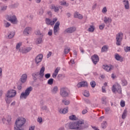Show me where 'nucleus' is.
I'll list each match as a JSON object with an SVG mask.
<instances>
[{
	"label": "nucleus",
	"mask_w": 130,
	"mask_h": 130,
	"mask_svg": "<svg viewBox=\"0 0 130 130\" xmlns=\"http://www.w3.org/2000/svg\"><path fill=\"white\" fill-rule=\"evenodd\" d=\"M94 30H95V26L90 25L87 31H88V32H90L91 33H93V32H94Z\"/></svg>",
	"instance_id": "29"
},
{
	"label": "nucleus",
	"mask_w": 130,
	"mask_h": 130,
	"mask_svg": "<svg viewBox=\"0 0 130 130\" xmlns=\"http://www.w3.org/2000/svg\"><path fill=\"white\" fill-rule=\"evenodd\" d=\"M28 130H35V126H29Z\"/></svg>",
	"instance_id": "54"
},
{
	"label": "nucleus",
	"mask_w": 130,
	"mask_h": 130,
	"mask_svg": "<svg viewBox=\"0 0 130 130\" xmlns=\"http://www.w3.org/2000/svg\"><path fill=\"white\" fill-rule=\"evenodd\" d=\"M62 102L64 104V105H69L70 104V101L67 100H62Z\"/></svg>",
	"instance_id": "38"
},
{
	"label": "nucleus",
	"mask_w": 130,
	"mask_h": 130,
	"mask_svg": "<svg viewBox=\"0 0 130 130\" xmlns=\"http://www.w3.org/2000/svg\"><path fill=\"white\" fill-rule=\"evenodd\" d=\"M17 94V91L14 89L9 90L6 94V101L7 103H10L11 101H9V98H13V97H15V95Z\"/></svg>",
	"instance_id": "3"
},
{
	"label": "nucleus",
	"mask_w": 130,
	"mask_h": 130,
	"mask_svg": "<svg viewBox=\"0 0 130 130\" xmlns=\"http://www.w3.org/2000/svg\"><path fill=\"white\" fill-rule=\"evenodd\" d=\"M60 95L63 98L68 97L69 96V89L66 87L61 88Z\"/></svg>",
	"instance_id": "8"
},
{
	"label": "nucleus",
	"mask_w": 130,
	"mask_h": 130,
	"mask_svg": "<svg viewBox=\"0 0 130 130\" xmlns=\"http://www.w3.org/2000/svg\"><path fill=\"white\" fill-rule=\"evenodd\" d=\"M91 59L94 64H97V62L99 61V56H98V55L94 54L92 56Z\"/></svg>",
	"instance_id": "15"
},
{
	"label": "nucleus",
	"mask_w": 130,
	"mask_h": 130,
	"mask_svg": "<svg viewBox=\"0 0 130 130\" xmlns=\"http://www.w3.org/2000/svg\"><path fill=\"white\" fill-rule=\"evenodd\" d=\"M88 112V111L87 110H83L82 112V114H86Z\"/></svg>",
	"instance_id": "58"
},
{
	"label": "nucleus",
	"mask_w": 130,
	"mask_h": 130,
	"mask_svg": "<svg viewBox=\"0 0 130 130\" xmlns=\"http://www.w3.org/2000/svg\"><path fill=\"white\" fill-rule=\"evenodd\" d=\"M70 62L72 64H75V60L74 59H71L70 61Z\"/></svg>",
	"instance_id": "61"
},
{
	"label": "nucleus",
	"mask_w": 130,
	"mask_h": 130,
	"mask_svg": "<svg viewBox=\"0 0 130 130\" xmlns=\"http://www.w3.org/2000/svg\"><path fill=\"white\" fill-rule=\"evenodd\" d=\"M102 92L103 93H106V88L105 87V86H103Z\"/></svg>",
	"instance_id": "53"
},
{
	"label": "nucleus",
	"mask_w": 130,
	"mask_h": 130,
	"mask_svg": "<svg viewBox=\"0 0 130 130\" xmlns=\"http://www.w3.org/2000/svg\"><path fill=\"white\" fill-rule=\"evenodd\" d=\"M110 110V109L109 108H107L105 109L106 112H108Z\"/></svg>",
	"instance_id": "64"
},
{
	"label": "nucleus",
	"mask_w": 130,
	"mask_h": 130,
	"mask_svg": "<svg viewBox=\"0 0 130 130\" xmlns=\"http://www.w3.org/2000/svg\"><path fill=\"white\" fill-rule=\"evenodd\" d=\"M49 36H51L52 35V30H50L48 33Z\"/></svg>",
	"instance_id": "55"
},
{
	"label": "nucleus",
	"mask_w": 130,
	"mask_h": 130,
	"mask_svg": "<svg viewBox=\"0 0 130 130\" xmlns=\"http://www.w3.org/2000/svg\"><path fill=\"white\" fill-rule=\"evenodd\" d=\"M22 44H23V43H22L21 42H20L18 43L16 46V50H18V51L19 52H20V49H22V48H20L21 47V46H22Z\"/></svg>",
	"instance_id": "27"
},
{
	"label": "nucleus",
	"mask_w": 130,
	"mask_h": 130,
	"mask_svg": "<svg viewBox=\"0 0 130 130\" xmlns=\"http://www.w3.org/2000/svg\"><path fill=\"white\" fill-rule=\"evenodd\" d=\"M44 72H45V67H43L41 68L40 72H35L32 74V77L34 80H37V77L40 79L43 78L44 77Z\"/></svg>",
	"instance_id": "2"
},
{
	"label": "nucleus",
	"mask_w": 130,
	"mask_h": 130,
	"mask_svg": "<svg viewBox=\"0 0 130 130\" xmlns=\"http://www.w3.org/2000/svg\"><path fill=\"white\" fill-rule=\"evenodd\" d=\"M83 95L85 97H89V96H90V93L88 91L85 90L83 93Z\"/></svg>",
	"instance_id": "39"
},
{
	"label": "nucleus",
	"mask_w": 130,
	"mask_h": 130,
	"mask_svg": "<svg viewBox=\"0 0 130 130\" xmlns=\"http://www.w3.org/2000/svg\"><path fill=\"white\" fill-rule=\"evenodd\" d=\"M43 14V10H42V9L40 10L39 14L42 15Z\"/></svg>",
	"instance_id": "60"
},
{
	"label": "nucleus",
	"mask_w": 130,
	"mask_h": 130,
	"mask_svg": "<svg viewBox=\"0 0 130 130\" xmlns=\"http://www.w3.org/2000/svg\"><path fill=\"white\" fill-rule=\"evenodd\" d=\"M66 126H68L69 129L74 130H83L86 127H88L86 124H85V120L81 119L77 121L71 122L66 124Z\"/></svg>",
	"instance_id": "1"
},
{
	"label": "nucleus",
	"mask_w": 130,
	"mask_h": 130,
	"mask_svg": "<svg viewBox=\"0 0 130 130\" xmlns=\"http://www.w3.org/2000/svg\"><path fill=\"white\" fill-rule=\"evenodd\" d=\"M33 90V88L30 86L26 89L25 92H23L21 93L20 98V99H26L29 95H30V93Z\"/></svg>",
	"instance_id": "4"
},
{
	"label": "nucleus",
	"mask_w": 130,
	"mask_h": 130,
	"mask_svg": "<svg viewBox=\"0 0 130 130\" xmlns=\"http://www.w3.org/2000/svg\"><path fill=\"white\" fill-rule=\"evenodd\" d=\"M51 75L50 74L48 73L45 75V77L46 78V79H49V78H50Z\"/></svg>",
	"instance_id": "49"
},
{
	"label": "nucleus",
	"mask_w": 130,
	"mask_h": 130,
	"mask_svg": "<svg viewBox=\"0 0 130 130\" xmlns=\"http://www.w3.org/2000/svg\"><path fill=\"white\" fill-rule=\"evenodd\" d=\"M2 121H3V123H5V122H6V119H5V118L3 117L2 118Z\"/></svg>",
	"instance_id": "63"
},
{
	"label": "nucleus",
	"mask_w": 130,
	"mask_h": 130,
	"mask_svg": "<svg viewBox=\"0 0 130 130\" xmlns=\"http://www.w3.org/2000/svg\"><path fill=\"white\" fill-rule=\"evenodd\" d=\"M115 58L116 60H118L119 61L122 62L123 61V57L119 55V54L116 53L115 54Z\"/></svg>",
	"instance_id": "24"
},
{
	"label": "nucleus",
	"mask_w": 130,
	"mask_h": 130,
	"mask_svg": "<svg viewBox=\"0 0 130 130\" xmlns=\"http://www.w3.org/2000/svg\"><path fill=\"white\" fill-rule=\"evenodd\" d=\"M75 31H76V27H72L66 29L64 32V33H73Z\"/></svg>",
	"instance_id": "20"
},
{
	"label": "nucleus",
	"mask_w": 130,
	"mask_h": 130,
	"mask_svg": "<svg viewBox=\"0 0 130 130\" xmlns=\"http://www.w3.org/2000/svg\"><path fill=\"white\" fill-rule=\"evenodd\" d=\"M50 9H51V10H53V11L55 12H57L58 11H59V9H62V7L60 6L56 7L54 5H52L50 6Z\"/></svg>",
	"instance_id": "18"
},
{
	"label": "nucleus",
	"mask_w": 130,
	"mask_h": 130,
	"mask_svg": "<svg viewBox=\"0 0 130 130\" xmlns=\"http://www.w3.org/2000/svg\"><path fill=\"white\" fill-rule=\"evenodd\" d=\"M123 39V34L122 32H119L116 36V44L117 46L121 45V41Z\"/></svg>",
	"instance_id": "6"
},
{
	"label": "nucleus",
	"mask_w": 130,
	"mask_h": 130,
	"mask_svg": "<svg viewBox=\"0 0 130 130\" xmlns=\"http://www.w3.org/2000/svg\"><path fill=\"white\" fill-rule=\"evenodd\" d=\"M104 28H105V24L104 23L99 26V28L100 30H103Z\"/></svg>",
	"instance_id": "46"
},
{
	"label": "nucleus",
	"mask_w": 130,
	"mask_h": 130,
	"mask_svg": "<svg viewBox=\"0 0 130 130\" xmlns=\"http://www.w3.org/2000/svg\"><path fill=\"white\" fill-rule=\"evenodd\" d=\"M88 86V83L86 81H82L79 82L77 84V87L78 88H81L82 87H87Z\"/></svg>",
	"instance_id": "17"
},
{
	"label": "nucleus",
	"mask_w": 130,
	"mask_h": 130,
	"mask_svg": "<svg viewBox=\"0 0 130 130\" xmlns=\"http://www.w3.org/2000/svg\"><path fill=\"white\" fill-rule=\"evenodd\" d=\"M52 94H56L58 92V87L56 86L53 87V89L51 90Z\"/></svg>",
	"instance_id": "28"
},
{
	"label": "nucleus",
	"mask_w": 130,
	"mask_h": 130,
	"mask_svg": "<svg viewBox=\"0 0 130 130\" xmlns=\"http://www.w3.org/2000/svg\"><path fill=\"white\" fill-rule=\"evenodd\" d=\"M104 22L105 24H110L112 22V19L111 17H107L105 16L104 18Z\"/></svg>",
	"instance_id": "21"
},
{
	"label": "nucleus",
	"mask_w": 130,
	"mask_h": 130,
	"mask_svg": "<svg viewBox=\"0 0 130 130\" xmlns=\"http://www.w3.org/2000/svg\"><path fill=\"white\" fill-rule=\"evenodd\" d=\"M102 12L103 14H106V13H107V8L106 7H105L103 8Z\"/></svg>",
	"instance_id": "45"
},
{
	"label": "nucleus",
	"mask_w": 130,
	"mask_h": 130,
	"mask_svg": "<svg viewBox=\"0 0 130 130\" xmlns=\"http://www.w3.org/2000/svg\"><path fill=\"white\" fill-rule=\"evenodd\" d=\"M107 49H108V48L107 47V46H104L102 48V52L107 51Z\"/></svg>",
	"instance_id": "43"
},
{
	"label": "nucleus",
	"mask_w": 130,
	"mask_h": 130,
	"mask_svg": "<svg viewBox=\"0 0 130 130\" xmlns=\"http://www.w3.org/2000/svg\"><path fill=\"white\" fill-rule=\"evenodd\" d=\"M42 58H43V55L39 54L35 58L36 63H37V64H38L39 62H41Z\"/></svg>",
	"instance_id": "16"
},
{
	"label": "nucleus",
	"mask_w": 130,
	"mask_h": 130,
	"mask_svg": "<svg viewBox=\"0 0 130 130\" xmlns=\"http://www.w3.org/2000/svg\"><path fill=\"white\" fill-rule=\"evenodd\" d=\"M52 54V52H50L49 53L47 54V58H49V57H50L51 56V55Z\"/></svg>",
	"instance_id": "57"
},
{
	"label": "nucleus",
	"mask_w": 130,
	"mask_h": 130,
	"mask_svg": "<svg viewBox=\"0 0 130 130\" xmlns=\"http://www.w3.org/2000/svg\"><path fill=\"white\" fill-rule=\"evenodd\" d=\"M36 35H41V32H40V30L37 29L35 31Z\"/></svg>",
	"instance_id": "48"
},
{
	"label": "nucleus",
	"mask_w": 130,
	"mask_h": 130,
	"mask_svg": "<svg viewBox=\"0 0 130 130\" xmlns=\"http://www.w3.org/2000/svg\"><path fill=\"white\" fill-rule=\"evenodd\" d=\"M28 78V75L26 74H23L22 75L21 78H20V81L22 84H25L27 82V79Z\"/></svg>",
	"instance_id": "14"
},
{
	"label": "nucleus",
	"mask_w": 130,
	"mask_h": 130,
	"mask_svg": "<svg viewBox=\"0 0 130 130\" xmlns=\"http://www.w3.org/2000/svg\"><path fill=\"white\" fill-rule=\"evenodd\" d=\"M122 3L124 5L125 10H128L129 9V2L128 0L122 1Z\"/></svg>",
	"instance_id": "19"
},
{
	"label": "nucleus",
	"mask_w": 130,
	"mask_h": 130,
	"mask_svg": "<svg viewBox=\"0 0 130 130\" xmlns=\"http://www.w3.org/2000/svg\"><path fill=\"white\" fill-rule=\"evenodd\" d=\"M120 106L121 107H124V106H125V102L123 101H121L120 102Z\"/></svg>",
	"instance_id": "47"
},
{
	"label": "nucleus",
	"mask_w": 130,
	"mask_h": 130,
	"mask_svg": "<svg viewBox=\"0 0 130 130\" xmlns=\"http://www.w3.org/2000/svg\"><path fill=\"white\" fill-rule=\"evenodd\" d=\"M106 126H107V122H106V121H104L101 125V127H102V128H106Z\"/></svg>",
	"instance_id": "36"
},
{
	"label": "nucleus",
	"mask_w": 130,
	"mask_h": 130,
	"mask_svg": "<svg viewBox=\"0 0 130 130\" xmlns=\"http://www.w3.org/2000/svg\"><path fill=\"white\" fill-rule=\"evenodd\" d=\"M107 99V98H106V96H103L102 98V104L106 105V103H107V101H106Z\"/></svg>",
	"instance_id": "31"
},
{
	"label": "nucleus",
	"mask_w": 130,
	"mask_h": 130,
	"mask_svg": "<svg viewBox=\"0 0 130 130\" xmlns=\"http://www.w3.org/2000/svg\"><path fill=\"white\" fill-rule=\"evenodd\" d=\"M59 71H60V67H57L52 74V77L53 78H56Z\"/></svg>",
	"instance_id": "25"
},
{
	"label": "nucleus",
	"mask_w": 130,
	"mask_h": 130,
	"mask_svg": "<svg viewBox=\"0 0 130 130\" xmlns=\"http://www.w3.org/2000/svg\"><path fill=\"white\" fill-rule=\"evenodd\" d=\"M16 33L15 31H11L9 34V35L8 36V39H12V38H14V37L15 36V35Z\"/></svg>",
	"instance_id": "30"
},
{
	"label": "nucleus",
	"mask_w": 130,
	"mask_h": 130,
	"mask_svg": "<svg viewBox=\"0 0 130 130\" xmlns=\"http://www.w3.org/2000/svg\"><path fill=\"white\" fill-rule=\"evenodd\" d=\"M32 50V47H22L21 49L19 50V52H22V53H27L29 51Z\"/></svg>",
	"instance_id": "12"
},
{
	"label": "nucleus",
	"mask_w": 130,
	"mask_h": 130,
	"mask_svg": "<svg viewBox=\"0 0 130 130\" xmlns=\"http://www.w3.org/2000/svg\"><path fill=\"white\" fill-rule=\"evenodd\" d=\"M7 121L8 122L9 124H11L12 121V117H11V116H7Z\"/></svg>",
	"instance_id": "35"
},
{
	"label": "nucleus",
	"mask_w": 130,
	"mask_h": 130,
	"mask_svg": "<svg viewBox=\"0 0 130 130\" xmlns=\"http://www.w3.org/2000/svg\"><path fill=\"white\" fill-rule=\"evenodd\" d=\"M103 69H104V70H105V71H106V72H110V71H111V70H113V66H108L107 65H106V66L104 65L103 66Z\"/></svg>",
	"instance_id": "22"
},
{
	"label": "nucleus",
	"mask_w": 130,
	"mask_h": 130,
	"mask_svg": "<svg viewBox=\"0 0 130 130\" xmlns=\"http://www.w3.org/2000/svg\"><path fill=\"white\" fill-rule=\"evenodd\" d=\"M4 25L6 28H8L11 26V23L8 22L7 21H4Z\"/></svg>",
	"instance_id": "40"
},
{
	"label": "nucleus",
	"mask_w": 130,
	"mask_h": 130,
	"mask_svg": "<svg viewBox=\"0 0 130 130\" xmlns=\"http://www.w3.org/2000/svg\"><path fill=\"white\" fill-rule=\"evenodd\" d=\"M124 50L125 52H128V51L130 52V47H126L125 49Z\"/></svg>",
	"instance_id": "51"
},
{
	"label": "nucleus",
	"mask_w": 130,
	"mask_h": 130,
	"mask_svg": "<svg viewBox=\"0 0 130 130\" xmlns=\"http://www.w3.org/2000/svg\"><path fill=\"white\" fill-rule=\"evenodd\" d=\"M38 122H39L40 123H41L42 122V118L41 117H39L37 119Z\"/></svg>",
	"instance_id": "52"
},
{
	"label": "nucleus",
	"mask_w": 130,
	"mask_h": 130,
	"mask_svg": "<svg viewBox=\"0 0 130 130\" xmlns=\"http://www.w3.org/2000/svg\"><path fill=\"white\" fill-rule=\"evenodd\" d=\"M59 21H57L55 24L53 28V32L54 35H57V34H58V32H59Z\"/></svg>",
	"instance_id": "10"
},
{
	"label": "nucleus",
	"mask_w": 130,
	"mask_h": 130,
	"mask_svg": "<svg viewBox=\"0 0 130 130\" xmlns=\"http://www.w3.org/2000/svg\"><path fill=\"white\" fill-rule=\"evenodd\" d=\"M112 91L113 93H116V92L119 94H121V86L119 85V84L116 83L115 84L113 85L112 88Z\"/></svg>",
	"instance_id": "7"
},
{
	"label": "nucleus",
	"mask_w": 130,
	"mask_h": 130,
	"mask_svg": "<svg viewBox=\"0 0 130 130\" xmlns=\"http://www.w3.org/2000/svg\"><path fill=\"white\" fill-rule=\"evenodd\" d=\"M60 5L61 6H66V7H69V3H67V2L64 1H60Z\"/></svg>",
	"instance_id": "34"
},
{
	"label": "nucleus",
	"mask_w": 130,
	"mask_h": 130,
	"mask_svg": "<svg viewBox=\"0 0 130 130\" xmlns=\"http://www.w3.org/2000/svg\"><path fill=\"white\" fill-rule=\"evenodd\" d=\"M53 81L54 80L53 78H50L48 80L47 84L48 85H52L53 84Z\"/></svg>",
	"instance_id": "37"
},
{
	"label": "nucleus",
	"mask_w": 130,
	"mask_h": 130,
	"mask_svg": "<svg viewBox=\"0 0 130 130\" xmlns=\"http://www.w3.org/2000/svg\"><path fill=\"white\" fill-rule=\"evenodd\" d=\"M58 112L61 114H66V113H68V112H69V109L68 108V107L64 109H59L58 110Z\"/></svg>",
	"instance_id": "23"
},
{
	"label": "nucleus",
	"mask_w": 130,
	"mask_h": 130,
	"mask_svg": "<svg viewBox=\"0 0 130 130\" xmlns=\"http://www.w3.org/2000/svg\"><path fill=\"white\" fill-rule=\"evenodd\" d=\"M74 18H78V19H80V20H82V19H83V15H82L78 12H75L74 13Z\"/></svg>",
	"instance_id": "26"
},
{
	"label": "nucleus",
	"mask_w": 130,
	"mask_h": 130,
	"mask_svg": "<svg viewBox=\"0 0 130 130\" xmlns=\"http://www.w3.org/2000/svg\"><path fill=\"white\" fill-rule=\"evenodd\" d=\"M41 108L42 110H46V109H47V107L46 106H43Z\"/></svg>",
	"instance_id": "56"
},
{
	"label": "nucleus",
	"mask_w": 130,
	"mask_h": 130,
	"mask_svg": "<svg viewBox=\"0 0 130 130\" xmlns=\"http://www.w3.org/2000/svg\"><path fill=\"white\" fill-rule=\"evenodd\" d=\"M70 50H71V48L66 47L64 49V51L65 54H68V53H69L70 52Z\"/></svg>",
	"instance_id": "41"
},
{
	"label": "nucleus",
	"mask_w": 130,
	"mask_h": 130,
	"mask_svg": "<svg viewBox=\"0 0 130 130\" xmlns=\"http://www.w3.org/2000/svg\"><path fill=\"white\" fill-rule=\"evenodd\" d=\"M58 130H64V127L62 126L58 129Z\"/></svg>",
	"instance_id": "62"
},
{
	"label": "nucleus",
	"mask_w": 130,
	"mask_h": 130,
	"mask_svg": "<svg viewBox=\"0 0 130 130\" xmlns=\"http://www.w3.org/2000/svg\"><path fill=\"white\" fill-rule=\"evenodd\" d=\"M90 86H91V87H92V88H95V87L96 86V82H95V81H92L90 82Z\"/></svg>",
	"instance_id": "42"
},
{
	"label": "nucleus",
	"mask_w": 130,
	"mask_h": 130,
	"mask_svg": "<svg viewBox=\"0 0 130 130\" xmlns=\"http://www.w3.org/2000/svg\"><path fill=\"white\" fill-rule=\"evenodd\" d=\"M7 20L9 22H11L12 24H17L18 23L17 17H16V16L15 15L8 16L7 18Z\"/></svg>",
	"instance_id": "9"
},
{
	"label": "nucleus",
	"mask_w": 130,
	"mask_h": 130,
	"mask_svg": "<svg viewBox=\"0 0 130 130\" xmlns=\"http://www.w3.org/2000/svg\"><path fill=\"white\" fill-rule=\"evenodd\" d=\"M14 130H22V127L16 126L14 127Z\"/></svg>",
	"instance_id": "50"
},
{
	"label": "nucleus",
	"mask_w": 130,
	"mask_h": 130,
	"mask_svg": "<svg viewBox=\"0 0 130 130\" xmlns=\"http://www.w3.org/2000/svg\"><path fill=\"white\" fill-rule=\"evenodd\" d=\"M31 32H32V27H27L23 30V34L26 36H28V35L31 34Z\"/></svg>",
	"instance_id": "13"
},
{
	"label": "nucleus",
	"mask_w": 130,
	"mask_h": 130,
	"mask_svg": "<svg viewBox=\"0 0 130 130\" xmlns=\"http://www.w3.org/2000/svg\"><path fill=\"white\" fill-rule=\"evenodd\" d=\"M17 89L18 90H21L22 89V85H19L18 86H17Z\"/></svg>",
	"instance_id": "59"
},
{
	"label": "nucleus",
	"mask_w": 130,
	"mask_h": 130,
	"mask_svg": "<svg viewBox=\"0 0 130 130\" xmlns=\"http://www.w3.org/2000/svg\"><path fill=\"white\" fill-rule=\"evenodd\" d=\"M36 44H41L42 43V38H38L36 41Z\"/></svg>",
	"instance_id": "33"
},
{
	"label": "nucleus",
	"mask_w": 130,
	"mask_h": 130,
	"mask_svg": "<svg viewBox=\"0 0 130 130\" xmlns=\"http://www.w3.org/2000/svg\"><path fill=\"white\" fill-rule=\"evenodd\" d=\"M127 115V111H126V110H124L122 115V119H124L125 117H126Z\"/></svg>",
	"instance_id": "32"
},
{
	"label": "nucleus",
	"mask_w": 130,
	"mask_h": 130,
	"mask_svg": "<svg viewBox=\"0 0 130 130\" xmlns=\"http://www.w3.org/2000/svg\"><path fill=\"white\" fill-rule=\"evenodd\" d=\"M26 123V119L23 117L18 118L15 122V124L16 126H18L19 127H23L24 126V124Z\"/></svg>",
	"instance_id": "5"
},
{
	"label": "nucleus",
	"mask_w": 130,
	"mask_h": 130,
	"mask_svg": "<svg viewBox=\"0 0 130 130\" xmlns=\"http://www.w3.org/2000/svg\"><path fill=\"white\" fill-rule=\"evenodd\" d=\"M76 118H77L76 117V116L74 115H72L69 116V119L71 120H76Z\"/></svg>",
	"instance_id": "44"
},
{
	"label": "nucleus",
	"mask_w": 130,
	"mask_h": 130,
	"mask_svg": "<svg viewBox=\"0 0 130 130\" xmlns=\"http://www.w3.org/2000/svg\"><path fill=\"white\" fill-rule=\"evenodd\" d=\"M57 21V18H55L53 19V20H50L49 18H46L45 20L46 24L47 25H50L51 26H52L54 25L55 23V22Z\"/></svg>",
	"instance_id": "11"
}]
</instances>
